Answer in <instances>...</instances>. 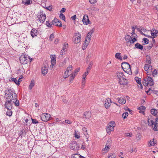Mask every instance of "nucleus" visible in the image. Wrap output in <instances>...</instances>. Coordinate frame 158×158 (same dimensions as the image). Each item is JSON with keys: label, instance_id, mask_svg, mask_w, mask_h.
I'll return each mask as SVG.
<instances>
[{"label": "nucleus", "instance_id": "nucleus-1", "mask_svg": "<svg viewBox=\"0 0 158 158\" xmlns=\"http://www.w3.org/2000/svg\"><path fill=\"white\" fill-rule=\"evenodd\" d=\"M5 98L6 100L5 104V106L8 110H11L13 107L12 100H15L17 98V95L11 89L6 90Z\"/></svg>", "mask_w": 158, "mask_h": 158}, {"label": "nucleus", "instance_id": "nucleus-2", "mask_svg": "<svg viewBox=\"0 0 158 158\" xmlns=\"http://www.w3.org/2000/svg\"><path fill=\"white\" fill-rule=\"evenodd\" d=\"M116 77L120 85L124 86L127 84V81L123 72H117L116 73Z\"/></svg>", "mask_w": 158, "mask_h": 158}, {"label": "nucleus", "instance_id": "nucleus-3", "mask_svg": "<svg viewBox=\"0 0 158 158\" xmlns=\"http://www.w3.org/2000/svg\"><path fill=\"white\" fill-rule=\"evenodd\" d=\"M156 117L154 121L153 118L150 116L148 117V126H151L152 129L155 131H158V115Z\"/></svg>", "mask_w": 158, "mask_h": 158}, {"label": "nucleus", "instance_id": "nucleus-4", "mask_svg": "<svg viewBox=\"0 0 158 158\" xmlns=\"http://www.w3.org/2000/svg\"><path fill=\"white\" fill-rule=\"evenodd\" d=\"M121 66L124 72L129 74H131L132 72L131 67L130 64L127 62H123L121 64Z\"/></svg>", "mask_w": 158, "mask_h": 158}, {"label": "nucleus", "instance_id": "nucleus-5", "mask_svg": "<svg viewBox=\"0 0 158 158\" xmlns=\"http://www.w3.org/2000/svg\"><path fill=\"white\" fill-rule=\"evenodd\" d=\"M142 83L144 86H152L154 85V82L153 79L150 77H148L144 79Z\"/></svg>", "mask_w": 158, "mask_h": 158}, {"label": "nucleus", "instance_id": "nucleus-6", "mask_svg": "<svg viewBox=\"0 0 158 158\" xmlns=\"http://www.w3.org/2000/svg\"><path fill=\"white\" fill-rule=\"evenodd\" d=\"M81 35L78 32L74 33V36L73 38L74 39L73 42L75 44H78L81 42Z\"/></svg>", "mask_w": 158, "mask_h": 158}, {"label": "nucleus", "instance_id": "nucleus-7", "mask_svg": "<svg viewBox=\"0 0 158 158\" xmlns=\"http://www.w3.org/2000/svg\"><path fill=\"white\" fill-rule=\"evenodd\" d=\"M115 126V123L114 121H111L107 125L106 129L107 132L109 134L110 133L111 131H112L114 130V127Z\"/></svg>", "mask_w": 158, "mask_h": 158}, {"label": "nucleus", "instance_id": "nucleus-8", "mask_svg": "<svg viewBox=\"0 0 158 158\" xmlns=\"http://www.w3.org/2000/svg\"><path fill=\"white\" fill-rule=\"evenodd\" d=\"M125 38L127 45H130L131 44L133 43L136 40L135 37L132 38L130 35H126Z\"/></svg>", "mask_w": 158, "mask_h": 158}, {"label": "nucleus", "instance_id": "nucleus-9", "mask_svg": "<svg viewBox=\"0 0 158 158\" xmlns=\"http://www.w3.org/2000/svg\"><path fill=\"white\" fill-rule=\"evenodd\" d=\"M38 18L37 21L38 20L40 23L44 22L46 19V15L44 13L43 11H40L38 15Z\"/></svg>", "mask_w": 158, "mask_h": 158}, {"label": "nucleus", "instance_id": "nucleus-10", "mask_svg": "<svg viewBox=\"0 0 158 158\" xmlns=\"http://www.w3.org/2000/svg\"><path fill=\"white\" fill-rule=\"evenodd\" d=\"M144 70L148 75H151L153 69L152 66L149 64H145L144 67Z\"/></svg>", "mask_w": 158, "mask_h": 158}, {"label": "nucleus", "instance_id": "nucleus-11", "mask_svg": "<svg viewBox=\"0 0 158 158\" xmlns=\"http://www.w3.org/2000/svg\"><path fill=\"white\" fill-rule=\"evenodd\" d=\"M50 115L48 113H43L40 116L41 120L43 121L46 122L49 120Z\"/></svg>", "mask_w": 158, "mask_h": 158}, {"label": "nucleus", "instance_id": "nucleus-12", "mask_svg": "<svg viewBox=\"0 0 158 158\" xmlns=\"http://www.w3.org/2000/svg\"><path fill=\"white\" fill-rule=\"evenodd\" d=\"M19 60L21 63L23 64H27L29 60L28 57L24 55L21 56L19 58Z\"/></svg>", "mask_w": 158, "mask_h": 158}, {"label": "nucleus", "instance_id": "nucleus-13", "mask_svg": "<svg viewBox=\"0 0 158 158\" xmlns=\"http://www.w3.org/2000/svg\"><path fill=\"white\" fill-rule=\"evenodd\" d=\"M48 65L46 64L44 65L42 68V73L43 75H45L47 74L48 72Z\"/></svg>", "mask_w": 158, "mask_h": 158}, {"label": "nucleus", "instance_id": "nucleus-14", "mask_svg": "<svg viewBox=\"0 0 158 158\" xmlns=\"http://www.w3.org/2000/svg\"><path fill=\"white\" fill-rule=\"evenodd\" d=\"M52 24L55 26H58L59 27H61L62 26V23L61 22L57 19H54L52 21Z\"/></svg>", "mask_w": 158, "mask_h": 158}, {"label": "nucleus", "instance_id": "nucleus-15", "mask_svg": "<svg viewBox=\"0 0 158 158\" xmlns=\"http://www.w3.org/2000/svg\"><path fill=\"white\" fill-rule=\"evenodd\" d=\"M111 99L109 98L107 99L105 101V108L106 109L109 108L111 105Z\"/></svg>", "mask_w": 158, "mask_h": 158}, {"label": "nucleus", "instance_id": "nucleus-16", "mask_svg": "<svg viewBox=\"0 0 158 158\" xmlns=\"http://www.w3.org/2000/svg\"><path fill=\"white\" fill-rule=\"evenodd\" d=\"M82 21L83 23L85 25H87L89 23V20L87 15H84Z\"/></svg>", "mask_w": 158, "mask_h": 158}, {"label": "nucleus", "instance_id": "nucleus-17", "mask_svg": "<svg viewBox=\"0 0 158 158\" xmlns=\"http://www.w3.org/2000/svg\"><path fill=\"white\" fill-rule=\"evenodd\" d=\"M83 118L86 119H89L91 117V113L90 111L85 112L83 114Z\"/></svg>", "mask_w": 158, "mask_h": 158}, {"label": "nucleus", "instance_id": "nucleus-18", "mask_svg": "<svg viewBox=\"0 0 158 158\" xmlns=\"http://www.w3.org/2000/svg\"><path fill=\"white\" fill-rule=\"evenodd\" d=\"M147 30L146 29L143 28L142 27H141L139 28V32L140 33V34L143 35L147 37V35L143 33L145 32Z\"/></svg>", "mask_w": 158, "mask_h": 158}, {"label": "nucleus", "instance_id": "nucleus-19", "mask_svg": "<svg viewBox=\"0 0 158 158\" xmlns=\"http://www.w3.org/2000/svg\"><path fill=\"white\" fill-rule=\"evenodd\" d=\"M37 31L35 29L33 28L31 30V35L32 37L37 36Z\"/></svg>", "mask_w": 158, "mask_h": 158}, {"label": "nucleus", "instance_id": "nucleus-20", "mask_svg": "<svg viewBox=\"0 0 158 158\" xmlns=\"http://www.w3.org/2000/svg\"><path fill=\"white\" fill-rule=\"evenodd\" d=\"M151 34L152 36H153V38H155L158 35V31L157 30L152 29V30L151 31Z\"/></svg>", "mask_w": 158, "mask_h": 158}, {"label": "nucleus", "instance_id": "nucleus-21", "mask_svg": "<svg viewBox=\"0 0 158 158\" xmlns=\"http://www.w3.org/2000/svg\"><path fill=\"white\" fill-rule=\"evenodd\" d=\"M146 107L145 106H141L139 107V113H141L143 114L144 115L145 111V110Z\"/></svg>", "mask_w": 158, "mask_h": 158}, {"label": "nucleus", "instance_id": "nucleus-22", "mask_svg": "<svg viewBox=\"0 0 158 158\" xmlns=\"http://www.w3.org/2000/svg\"><path fill=\"white\" fill-rule=\"evenodd\" d=\"M151 113L153 115L157 117L158 115V111L155 109H152L151 110Z\"/></svg>", "mask_w": 158, "mask_h": 158}, {"label": "nucleus", "instance_id": "nucleus-23", "mask_svg": "<svg viewBox=\"0 0 158 158\" xmlns=\"http://www.w3.org/2000/svg\"><path fill=\"white\" fill-rule=\"evenodd\" d=\"M73 69L72 66V65L69 66L67 68V70L64 72V75H69V73L70 71H71Z\"/></svg>", "mask_w": 158, "mask_h": 158}, {"label": "nucleus", "instance_id": "nucleus-24", "mask_svg": "<svg viewBox=\"0 0 158 158\" xmlns=\"http://www.w3.org/2000/svg\"><path fill=\"white\" fill-rule=\"evenodd\" d=\"M117 99L118 100V102L119 103H120L122 104H124L126 102V101L125 99H124L123 98H117Z\"/></svg>", "mask_w": 158, "mask_h": 158}, {"label": "nucleus", "instance_id": "nucleus-25", "mask_svg": "<svg viewBox=\"0 0 158 158\" xmlns=\"http://www.w3.org/2000/svg\"><path fill=\"white\" fill-rule=\"evenodd\" d=\"M110 143L108 142L106 145V147L103 149V151L105 152H106L110 148Z\"/></svg>", "mask_w": 158, "mask_h": 158}, {"label": "nucleus", "instance_id": "nucleus-26", "mask_svg": "<svg viewBox=\"0 0 158 158\" xmlns=\"http://www.w3.org/2000/svg\"><path fill=\"white\" fill-rule=\"evenodd\" d=\"M50 58L51 59V63H52L53 64H55L56 59L55 55H51Z\"/></svg>", "mask_w": 158, "mask_h": 158}, {"label": "nucleus", "instance_id": "nucleus-27", "mask_svg": "<svg viewBox=\"0 0 158 158\" xmlns=\"http://www.w3.org/2000/svg\"><path fill=\"white\" fill-rule=\"evenodd\" d=\"M115 57L117 59L122 60V58L121 56V53L119 52L117 53L115 55Z\"/></svg>", "mask_w": 158, "mask_h": 158}, {"label": "nucleus", "instance_id": "nucleus-28", "mask_svg": "<svg viewBox=\"0 0 158 158\" xmlns=\"http://www.w3.org/2000/svg\"><path fill=\"white\" fill-rule=\"evenodd\" d=\"M68 44L67 43H64L63 45V47L62 49L64 50L65 51H67L68 48Z\"/></svg>", "mask_w": 158, "mask_h": 158}, {"label": "nucleus", "instance_id": "nucleus-29", "mask_svg": "<svg viewBox=\"0 0 158 158\" xmlns=\"http://www.w3.org/2000/svg\"><path fill=\"white\" fill-rule=\"evenodd\" d=\"M12 102L13 104H14L16 106H19V100L17 99V98L15 100H12Z\"/></svg>", "mask_w": 158, "mask_h": 158}, {"label": "nucleus", "instance_id": "nucleus-30", "mask_svg": "<svg viewBox=\"0 0 158 158\" xmlns=\"http://www.w3.org/2000/svg\"><path fill=\"white\" fill-rule=\"evenodd\" d=\"M94 31L93 30H91V31L88 32L87 35V37L86 38H88L90 40V38H91V35L94 32Z\"/></svg>", "mask_w": 158, "mask_h": 158}, {"label": "nucleus", "instance_id": "nucleus-31", "mask_svg": "<svg viewBox=\"0 0 158 158\" xmlns=\"http://www.w3.org/2000/svg\"><path fill=\"white\" fill-rule=\"evenodd\" d=\"M35 85V81L34 80H32L29 86V89H30L31 90L32 88Z\"/></svg>", "mask_w": 158, "mask_h": 158}, {"label": "nucleus", "instance_id": "nucleus-32", "mask_svg": "<svg viewBox=\"0 0 158 158\" xmlns=\"http://www.w3.org/2000/svg\"><path fill=\"white\" fill-rule=\"evenodd\" d=\"M146 62L148 64H150L151 63V60L149 56L147 55L146 56Z\"/></svg>", "mask_w": 158, "mask_h": 158}, {"label": "nucleus", "instance_id": "nucleus-33", "mask_svg": "<svg viewBox=\"0 0 158 158\" xmlns=\"http://www.w3.org/2000/svg\"><path fill=\"white\" fill-rule=\"evenodd\" d=\"M158 74V71H157L156 69H154L152 70V75L153 76L155 77Z\"/></svg>", "mask_w": 158, "mask_h": 158}, {"label": "nucleus", "instance_id": "nucleus-34", "mask_svg": "<svg viewBox=\"0 0 158 158\" xmlns=\"http://www.w3.org/2000/svg\"><path fill=\"white\" fill-rule=\"evenodd\" d=\"M23 3L25 5H29L31 3V0H22Z\"/></svg>", "mask_w": 158, "mask_h": 158}, {"label": "nucleus", "instance_id": "nucleus-35", "mask_svg": "<svg viewBox=\"0 0 158 158\" xmlns=\"http://www.w3.org/2000/svg\"><path fill=\"white\" fill-rule=\"evenodd\" d=\"M93 65V62L92 61H91L88 65V66L86 69V71L89 72V71L91 69Z\"/></svg>", "mask_w": 158, "mask_h": 158}, {"label": "nucleus", "instance_id": "nucleus-36", "mask_svg": "<svg viewBox=\"0 0 158 158\" xmlns=\"http://www.w3.org/2000/svg\"><path fill=\"white\" fill-rule=\"evenodd\" d=\"M46 24L48 27H52V25H53L52 24V22H50L49 21L46 22Z\"/></svg>", "mask_w": 158, "mask_h": 158}, {"label": "nucleus", "instance_id": "nucleus-37", "mask_svg": "<svg viewBox=\"0 0 158 158\" xmlns=\"http://www.w3.org/2000/svg\"><path fill=\"white\" fill-rule=\"evenodd\" d=\"M135 28L134 27H132V32L131 33L132 34V38L135 37H136V36H137V35L135 34Z\"/></svg>", "mask_w": 158, "mask_h": 158}, {"label": "nucleus", "instance_id": "nucleus-38", "mask_svg": "<svg viewBox=\"0 0 158 158\" xmlns=\"http://www.w3.org/2000/svg\"><path fill=\"white\" fill-rule=\"evenodd\" d=\"M143 41H144V43H143V45L146 44H148V43L149 40L147 38H143Z\"/></svg>", "mask_w": 158, "mask_h": 158}, {"label": "nucleus", "instance_id": "nucleus-39", "mask_svg": "<svg viewBox=\"0 0 158 158\" xmlns=\"http://www.w3.org/2000/svg\"><path fill=\"white\" fill-rule=\"evenodd\" d=\"M83 133L84 134V135L85 136V137H86V139H87L86 142H88V141H89V140L88 139V138H89V134H88L87 131H86V132H84Z\"/></svg>", "mask_w": 158, "mask_h": 158}, {"label": "nucleus", "instance_id": "nucleus-40", "mask_svg": "<svg viewBox=\"0 0 158 158\" xmlns=\"http://www.w3.org/2000/svg\"><path fill=\"white\" fill-rule=\"evenodd\" d=\"M81 156V155L78 154H74L72 156L73 158H80Z\"/></svg>", "mask_w": 158, "mask_h": 158}, {"label": "nucleus", "instance_id": "nucleus-41", "mask_svg": "<svg viewBox=\"0 0 158 158\" xmlns=\"http://www.w3.org/2000/svg\"><path fill=\"white\" fill-rule=\"evenodd\" d=\"M89 71H87L82 75V79H86V77L88 75Z\"/></svg>", "mask_w": 158, "mask_h": 158}, {"label": "nucleus", "instance_id": "nucleus-42", "mask_svg": "<svg viewBox=\"0 0 158 158\" xmlns=\"http://www.w3.org/2000/svg\"><path fill=\"white\" fill-rule=\"evenodd\" d=\"M90 39H88V38H86L85 42H84V44L88 45L90 42Z\"/></svg>", "mask_w": 158, "mask_h": 158}, {"label": "nucleus", "instance_id": "nucleus-43", "mask_svg": "<svg viewBox=\"0 0 158 158\" xmlns=\"http://www.w3.org/2000/svg\"><path fill=\"white\" fill-rule=\"evenodd\" d=\"M12 111L11 110H8L6 112V114L7 115L10 116L12 115Z\"/></svg>", "mask_w": 158, "mask_h": 158}, {"label": "nucleus", "instance_id": "nucleus-44", "mask_svg": "<svg viewBox=\"0 0 158 158\" xmlns=\"http://www.w3.org/2000/svg\"><path fill=\"white\" fill-rule=\"evenodd\" d=\"M60 18L63 20L65 21V16L63 14L61 13L60 15Z\"/></svg>", "mask_w": 158, "mask_h": 158}, {"label": "nucleus", "instance_id": "nucleus-45", "mask_svg": "<svg viewBox=\"0 0 158 158\" xmlns=\"http://www.w3.org/2000/svg\"><path fill=\"white\" fill-rule=\"evenodd\" d=\"M85 80H86V79H84L82 78V83H82L81 87H82V88H83L85 86Z\"/></svg>", "mask_w": 158, "mask_h": 158}, {"label": "nucleus", "instance_id": "nucleus-46", "mask_svg": "<svg viewBox=\"0 0 158 158\" xmlns=\"http://www.w3.org/2000/svg\"><path fill=\"white\" fill-rule=\"evenodd\" d=\"M151 92L152 93L158 95V90H156L154 89H153L151 90Z\"/></svg>", "mask_w": 158, "mask_h": 158}, {"label": "nucleus", "instance_id": "nucleus-47", "mask_svg": "<svg viewBox=\"0 0 158 158\" xmlns=\"http://www.w3.org/2000/svg\"><path fill=\"white\" fill-rule=\"evenodd\" d=\"M115 155L114 154H110L108 156V158H115Z\"/></svg>", "mask_w": 158, "mask_h": 158}, {"label": "nucleus", "instance_id": "nucleus-48", "mask_svg": "<svg viewBox=\"0 0 158 158\" xmlns=\"http://www.w3.org/2000/svg\"><path fill=\"white\" fill-rule=\"evenodd\" d=\"M128 115V113L127 112H125L123 114V117L124 118H126Z\"/></svg>", "mask_w": 158, "mask_h": 158}, {"label": "nucleus", "instance_id": "nucleus-49", "mask_svg": "<svg viewBox=\"0 0 158 158\" xmlns=\"http://www.w3.org/2000/svg\"><path fill=\"white\" fill-rule=\"evenodd\" d=\"M70 77L69 79V81L70 82H72L73 81V80L74 79V77L73 75V74H70Z\"/></svg>", "mask_w": 158, "mask_h": 158}, {"label": "nucleus", "instance_id": "nucleus-50", "mask_svg": "<svg viewBox=\"0 0 158 158\" xmlns=\"http://www.w3.org/2000/svg\"><path fill=\"white\" fill-rule=\"evenodd\" d=\"M12 81L14 82L17 85H18L17 84V80L16 78H12L11 79Z\"/></svg>", "mask_w": 158, "mask_h": 158}, {"label": "nucleus", "instance_id": "nucleus-51", "mask_svg": "<svg viewBox=\"0 0 158 158\" xmlns=\"http://www.w3.org/2000/svg\"><path fill=\"white\" fill-rule=\"evenodd\" d=\"M31 120L32 121V123L34 124L38 123H39V122L37 121L36 119H33L31 118Z\"/></svg>", "mask_w": 158, "mask_h": 158}, {"label": "nucleus", "instance_id": "nucleus-52", "mask_svg": "<svg viewBox=\"0 0 158 158\" xmlns=\"http://www.w3.org/2000/svg\"><path fill=\"white\" fill-rule=\"evenodd\" d=\"M151 90L152 89H151L150 88H149L148 90L146 91V93L148 95H149L151 94L152 93L151 92Z\"/></svg>", "mask_w": 158, "mask_h": 158}, {"label": "nucleus", "instance_id": "nucleus-53", "mask_svg": "<svg viewBox=\"0 0 158 158\" xmlns=\"http://www.w3.org/2000/svg\"><path fill=\"white\" fill-rule=\"evenodd\" d=\"M89 2L91 4H94L96 3L97 1V0H89Z\"/></svg>", "mask_w": 158, "mask_h": 158}, {"label": "nucleus", "instance_id": "nucleus-54", "mask_svg": "<svg viewBox=\"0 0 158 158\" xmlns=\"http://www.w3.org/2000/svg\"><path fill=\"white\" fill-rule=\"evenodd\" d=\"M23 77L22 76H21L19 78L18 80L17 81V84H18V85H19V82H21L22 81L21 79Z\"/></svg>", "mask_w": 158, "mask_h": 158}, {"label": "nucleus", "instance_id": "nucleus-55", "mask_svg": "<svg viewBox=\"0 0 158 158\" xmlns=\"http://www.w3.org/2000/svg\"><path fill=\"white\" fill-rule=\"evenodd\" d=\"M54 38V35L53 34H52L50 36L49 40L51 41H52L53 40V39Z\"/></svg>", "mask_w": 158, "mask_h": 158}, {"label": "nucleus", "instance_id": "nucleus-56", "mask_svg": "<svg viewBox=\"0 0 158 158\" xmlns=\"http://www.w3.org/2000/svg\"><path fill=\"white\" fill-rule=\"evenodd\" d=\"M141 79L140 78H139V85H140V88L141 89H142L143 88V87L141 83Z\"/></svg>", "mask_w": 158, "mask_h": 158}, {"label": "nucleus", "instance_id": "nucleus-57", "mask_svg": "<svg viewBox=\"0 0 158 158\" xmlns=\"http://www.w3.org/2000/svg\"><path fill=\"white\" fill-rule=\"evenodd\" d=\"M66 51H65L64 50H62V49L61 51V52H60V55H61V56H62L64 54H65V52Z\"/></svg>", "mask_w": 158, "mask_h": 158}, {"label": "nucleus", "instance_id": "nucleus-58", "mask_svg": "<svg viewBox=\"0 0 158 158\" xmlns=\"http://www.w3.org/2000/svg\"><path fill=\"white\" fill-rule=\"evenodd\" d=\"M75 137L77 139H79L80 138V136L79 135H78L76 132L75 133Z\"/></svg>", "mask_w": 158, "mask_h": 158}, {"label": "nucleus", "instance_id": "nucleus-59", "mask_svg": "<svg viewBox=\"0 0 158 158\" xmlns=\"http://www.w3.org/2000/svg\"><path fill=\"white\" fill-rule=\"evenodd\" d=\"M153 46V44H149V45L147 46V48L149 50H150Z\"/></svg>", "mask_w": 158, "mask_h": 158}, {"label": "nucleus", "instance_id": "nucleus-60", "mask_svg": "<svg viewBox=\"0 0 158 158\" xmlns=\"http://www.w3.org/2000/svg\"><path fill=\"white\" fill-rule=\"evenodd\" d=\"M80 70V68H78L77 69H76L74 71V72L75 73H78Z\"/></svg>", "mask_w": 158, "mask_h": 158}, {"label": "nucleus", "instance_id": "nucleus-61", "mask_svg": "<svg viewBox=\"0 0 158 158\" xmlns=\"http://www.w3.org/2000/svg\"><path fill=\"white\" fill-rule=\"evenodd\" d=\"M139 48L140 49L142 50L143 48V47L142 45L139 44Z\"/></svg>", "mask_w": 158, "mask_h": 158}, {"label": "nucleus", "instance_id": "nucleus-62", "mask_svg": "<svg viewBox=\"0 0 158 158\" xmlns=\"http://www.w3.org/2000/svg\"><path fill=\"white\" fill-rule=\"evenodd\" d=\"M150 144L151 146H154V142L153 141H152L151 140L150 141Z\"/></svg>", "mask_w": 158, "mask_h": 158}, {"label": "nucleus", "instance_id": "nucleus-63", "mask_svg": "<svg viewBox=\"0 0 158 158\" xmlns=\"http://www.w3.org/2000/svg\"><path fill=\"white\" fill-rule=\"evenodd\" d=\"M65 122L67 124H70L72 123V122L69 120H65Z\"/></svg>", "mask_w": 158, "mask_h": 158}, {"label": "nucleus", "instance_id": "nucleus-64", "mask_svg": "<svg viewBox=\"0 0 158 158\" xmlns=\"http://www.w3.org/2000/svg\"><path fill=\"white\" fill-rule=\"evenodd\" d=\"M51 64L50 66L49 69L51 70L53 68V66L55 64H53L52 63H51Z\"/></svg>", "mask_w": 158, "mask_h": 158}]
</instances>
